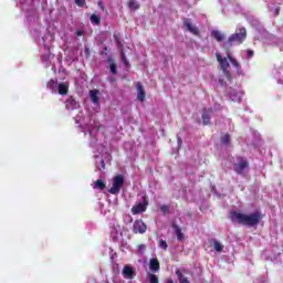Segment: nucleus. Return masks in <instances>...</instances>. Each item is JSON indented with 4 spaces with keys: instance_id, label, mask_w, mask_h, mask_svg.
<instances>
[{
    "instance_id": "nucleus-43",
    "label": "nucleus",
    "mask_w": 283,
    "mask_h": 283,
    "mask_svg": "<svg viewBox=\"0 0 283 283\" xmlns=\"http://www.w3.org/2000/svg\"><path fill=\"white\" fill-rule=\"evenodd\" d=\"M180 143H182V140L180 138H178V145H180Z\"/></svg>"
},
{
    "instance_id": "nucleus-25",
    "label": "nucleus",
    "mask_w": 283,
    "mask_h": 283,
    "mask_svg": "<svg viewBox=\"0 0 283 283\" xmlns=\"http://www.w3.org/2000/svg\"><path fill=\"white\" fill-rule=\"evenodd\" d=\"M93 188L99 189L101 191H103V189L105 188V182H103V180L98 179L94 182Z\"/></svg>"
},
{
    "instance_id": "nucleus-37",
    "label": "nucleus",
    "mask_w": 283,
    "mask_h": 283,
    "mask_svg": "<svg viewBox=\"0 0 283 283\" xmlns=\"http://www.w3.org/2000/svg\"><path fill=\"white\" fill-rule=\"evenodd\" d=\"M144 249H145V244L138 245V253H143Z\"/></svg>"
},
{
    "instance_id": "nucleus-11",
    "label": "nucleus",
    "mask_w": 283,
    "mask_h": 283,
    "mask_svg": "<svg viewBox=\"0 0 283 283\" xmlns=\"http://www.w3.org/2000/svg\"><path fill=\"white\" fill-rule=\"evenodd\" d=\"M247 167H249L247 159L242 157L237 158V163L234 164V170L237 174H244Z\"/></svg>"
},
{
    "instance_id": "nucleus-13",
    "label": "nucleus",
    "mask_w": 283,
    "mask_h": 283,
    "mask_svg": "<svg viewBox=\"0 0 283 283\" xmlns=\"http://www.w3.org/2000/svg\"><path fill=\"white\" fill-rule=\"evenodd\" d=\"M122 275L125 280H134V277H136V271H134V268L130 265H125L122 271Z\"/></svg>"
},
{
    "instance_id": "nucleus-26",
    "label": "nucleus",
    "mask_w": 283,
    "mask_h": 283,
    "mask_svg": "<svg viewBox=\"0 0 283 283\" xmlns=\"http://www.w3.org/2000/svg\"><path fill=\"white\" fill-rule=\"evenodd\" d=\"M128 8H129L130 10H138V8H140V4H139L138 1H136V0H130V1L128 2Z\"/></svg>"
},
{
    "instance_id": "nucleus-23",
    "label": "nucleus",
    "mask_w": 283,
    "mask_h": 283,
    "mask_svg": "<svg viewBox=\"0 0 283 283\" xmlns=\"http://www.w3.org/2000/svg\"><path fill=\"white\" fill-rule=\"evenodd\" d=\"M95 165L98 171H103V169H105V161L98 155H95Z\"/></svg>"
},
{
    "instance_id": "nucleus-9",
    "label": "nucleus",
    "mask_w": 283,
    "mask_h": 283,
    "mask_svg": "<svg viewBox=\"0 0 283 283\" xmlns=\"http://www.w3.org/2000/svg\"><path fill=\"white\" fill-rule=\"evenodd\" d=\"M123 235V229L120 228V224L113 223L111 227V238L114 242H117V240Z\"/></svg>"
},
{
    "instance_id": "nucleus-44",
    "label": "nucleus",
    "mask_w": 283,
    "mask_h": 283,
    "mask_svg": "<svg viewBox=\"0 0 283 283\" xmlns=\"http://www.w3.org/2000/svg\"><path fill=\"white\" fill-rule=\"evenodd\" d=\"M20 3H25V0H20Z\"/></svg>"
},
{
    "instance_id": "nucleus-21",
    "label": "nucleus",
    "mask_w": 283,
    "mask_h": 283,
    "mask_svg": "<svg viewBox=\"0 0 283 283\" xmlns=\"http://www.w3.org/2000/svg\"><path fill=\"white\" fill-rule=\"evenodd\" d=\"M137 87V99L143 103L145 101V88L143 87V84L140 82L136 83Z\"/></svg>"
},
{
    "instance_id": "nucleus-36",
    "label": "nucleus",
    "mask_w": 283,
    "mask_h": 283,
    "mask_svg": "<svg viewBox=\"0 0 283 283\" xmlns=\"http://www.w3.org/2000/svg\"><path fill=\"white\" fill-rule=\"evenodd\" d=\"M111 74H116V65L114 63L111 64Z\"/></svg>"
},
{
    "instance_id": "nucleus-6",
    "label": "nucleus",
    "mask_w": 283,
    "mask_h": 283,
    "mask_svg": "<svg viewBox=\"0 0 283 283\" xmlns=\"http://www.w3.org/2000/svg\"><path fill=\"white\" fill-rule=\"evenodd\" d=\"M46 87L51 90L53 94H61V96H65L70 90V85L67 83L59 84L57 80H50L46 84Z\"/></svg>"
},
{
    "instance_id": "nucleus-12",
    "label": "nucleus",
    "mask_w": 283,
    "mask_h": 283,
    "mask_svg": "<svg viewBox=\"0 0 283 283\" xmlns=\"http://www.w3.org/2000/svg\"><path fill=\"white\" fill-rule=\"evenodd\" d=\"M147 231V224H145V222H143V220H136L133 224V232L135 233H146Z\"/></svg>"
},
{
    "instance_id": "nucleus-4",
    "label": "nucleus",
    "mask_w": 283,
    "mask_h": 283,
    "mask_svg": "<svg viewBox=\"0 0 283 283\" xmlns=\"http://www.w3.org/2000/svg\"><path fill=\"white\" fill-rule=\"evenodd\" d=\"M40 45H42L41 48V52H42V63H44V65H50V62L52 61V59H54V55H52V51L50 49V46L52 45V35H46L43 36L41 40H39Z\"/></svg>"
},
{
    "instance_id": "nucleus-41",
    "label": "nucleus",
    "mask_w": 283,
    "mask_h": 283,
    "mask_svg": "<svg viewBox=\"0 0 283 283\" xmlns=\"http://www.w3.org/2000/svg\"><path fill=\"white\" fill-rule=\"evenodd\" d=\"M166 283H174V280L168 279Z\"/></svg>"
},
{
    "instance_id": "nucleus-24",
    "label": "nucleus",
    "mask_w": 283,
    "mask_h": 283,
    "mask_svg": "<svg viewBox=\"0 0 283 283\" xmlns=\"http://www.w3.org/2000/svg\"><path fill=\"white\" fill-rule=\"evenodd\" d=\"M175 229V233L177 235V240H179V242H182V240H185V234H182V230L180 229V227L174 224L172 226Z\"/></svg>"
},
{
    "instance_id": "nucleus-2",
    "label": "nucleus",
    "mask_w": 283,
    "mask_h": 283,
    "mask_svg": "<svg viewBox=\"0 0 283 283\" xmlns=\"http://www.w3.org/2000/svg\"><path fill=\"white\" fill-rule=\"evenodd\" d=\"M87 120H90V117L86 119L83 118V112H80L75 117V123L82 129L83 134L88 133L91 147H96L97 145H101L98 144V138H96V134H98V122L94 120L93 123L90 122V124H87Z\"/></svg>"
},
{
    "instance_id": "nucleus-45",
    "label": "nucleus",
    "mask_w": 283,
    "mask_h": 283,
    "mask_svg": "<svg viewBox=\"0 0 283 283\" xmlns=\"http://www.w3.org/2000/svg\"><path fill=\"white\" fill-rule=\"evenodd\" d=\"M280 48H281V50H283V45H281Z\"/></svg>"
},
{
    "instance_id": "nucleus-1",
    "label": "nucleus",
    "mask_w": 283,
    "mask_h": 283,
    "mask_svg": "<svg viewBox=\"0 0 283 283\" xmlns=\"http://www.w3.org/2000/svg\"><path fill=\"white\" fill-rule=\"evenodd\" d=\"M216 59L219 63V67L222 72V75H220L218 80V84L221 87H227L231 81H233V73L231 72V65L234 69L237 76H244V70H242V65L231 54V51L227 50L226 53L217 52L216 53Z\"/></svg>"
},
{
    "instance_id": "nucleus-14",
    "label": "nucleus",
    "mask_w": 283,
    "mask_h": 283,
    "mask_svg": "<svg viewBox=\"0 0 283 283\" xmlns=\"http://www.w3.org/2000/svg\"><path fill=\"white\" fill-rule=\"evenodd\" d=\"M147 211V202H139L132 208L133 216H138V213H145Z\"/></svg>"
},
{
    "instance_id": "nucleus-35",
    "label": "nucleus",
    "mask_w": 283,
    "mask_h": 283,
    "mask_svg": "<svg viewBox=\"0 0 283 283\" xmlns=\"http://www.w3.org/2000/svg\"><path fill=\"white\" fill-rule=\"evenodd\" d=\"M160 211H163V213H167V211H169V207L164 205L160 207Z\"/></svg>"
},
{
    "instance_id": "nucleus-22",
    "label": "nucleus",
    "mask_w": 283,
    "mask_h": 283,
    "mask_svg": "<svg viewBox=\"0 0 283 283\" xmlns=\"http://www.w3.org/2000/svg\"><path fill=\"white\" fill-rule=\"evenodd\" d=\"M211 114H213L212 109H205L202 114V123L203 125H209L211 122Z\"/></svg>"
},
{
    "instance_id": "nucleus-31",
    "label": "nucleus",
    "mask_w": 283,
    "mask_h": 283,
    "mask_svg": "<svg viewBox=\"0 0 283 283\" xmlns=\"http://www.w3.org/2000/svg\"><path fill=\"white\" fill-rule=\"evenodd\" d=\"M229 140H230L229 134H226V135L221 138V143H222L223 145H229Z\"/></svg>"
},
{
    "instance_id": "nucleus-27",
    "label": "nucleus",
    "mask_w": 283,
    "mask_h": 283,
    "mask_svg": "<svg viewBox=\"0 0 283 283\" xmlns=\"http://www.w3.org/2000/svg\"><path fill=\"white\" fill-rule=\"evenodd\" d=\"M91 23L93 25H99L101 24V17H98L96 14H92L91 15Z\"/></svg>"
},
{
    "instance_id": "nucleus-42",
    "label": "nucleus",
    "mask_w": 283,
    "mask_h": 283,
    "mask_svg": "<svg viewBox=\"0 0 283 283\" xmlns=\"http://www.w3.org/2000/svg\"><path fill=\"white\" fill-rule=\"evenodd\" d=\"M98 7L102 8V10H103V3L102 2H98Z\"/></svg>"
},
{
    "instance_id": "nucleus-32",
    "label": "nucleus",
    "mask_w": 283,
    "mask_h": 283,
    "mask_svg": "<svg viewBox=\"0 0 283 283\" xmlns=\"http://www.w3.org/2000/svg\"><path fill=\"white\" fill-rule=\"evenodd\" d=\"M159 247L160 249H164V251H167V241L165 240H159Z\"/></svg>"
},
{
    "instance_id": "nucleus-10",
    "label": "nucleus",
    "mask_w": 283,
    "mask_h": 283,
    "mask_svg": "<svg viewBox=\"0 0 283 283\" xmlns=\"http://www.w3.org/2000/svg\"><path fill=\"white\" fill-rule=\"evenodd\" d=\"M233 11L237 13V14H243V17H247L248 18V21H253V17H249V8L240 4V3H235L233 6Z\"/></svg>"
},
{
    "instance_id": "nucleus-33",
    "label": "nucleus",
    "mask_w": 283,
    "mask_h": 283,
    "mask_svg": "<svg viewBox=\"0 0 283 283\" xmlns=\"http://www.w3.org/2000/svg\"><path fill=\"white\" fill-rule=\"evenodd\" d=\"M244 53H245V57L248 60L253 59V51L252 50H247V51H244Z\"/></svg>"
},
{
    "instance_id": "nucleus-28",
    "label": "nucleus",
    "mask_w": 283,
    "mask_h": 283,
    "mask_svg": "<svg viewBox=\"0 0 283 283\" xmlns=\"http://www.w3.org/2000/svg\"><path fill=\"white\" fill-rule=\"evenodd\" d=\"M148 281H149V283H159L158 276L153 273H148Z\"/></svg>"
},
{
    "instance_id": "nucleus-5",
    "label": "nucleus",
    "mask_w": 283,
    "mask_h": 283,
    "mask_svg": "<svg viewBox=\"0 0 283 283\" xmlns=\"http://www.w3.org/2000/svg\"><path fill=\"white\" fill-rule=\"evenodd\" d=\"M244 41H247V28L238 25L235 32L228 38L224 45H242Z\"/></svg>"
},
{
    "instance_id": "nucleus-30",
    "label": "nucleus",
    "mask_w": 283,
    "mask_h": 283,
    "mask_svg": "<svg viewBox=\"0 0 283 283\" xmlns=\"http://www.w3.org/2000/svg\"><path fill=\"white\" fill-rule=\"evenodd\" d=\"M122 61L126 67L129 66V61H127V56H125V52H120Z\"/></svg>"
},
{
    "instance_id": "nucleus-46",
    "label": "nucleus",
    "mask_w": 283,
    "mask_h": 283,
    "mask_svg": "<svg viewBox=\"0 0 283 283\" xmlns=\"http://www.w3.org/2000/svg\"><path fill=\"white\" fill-rule=\"evenodd\" d=\"M220 3H222V0H219Z\"/></svg>"
},
{
    "instance_id": "nucleus-20",
    "label": "nucleus",
    "mask_w": 283,
    "mask_h": 283,
    "mask_svg": "<svg viewBox=\"0 0 283 283\" xmlns=\"http://www.w3.org/2000/svg\"><path fill=\"white\" fill-rule=\"evenodd\" d=\"M211 36L212 39H214L216 41H218L219 43L224 41V39H227V36L224 35V33L220 30H212L211 31Z\"/></svg>"
},
{
    "instance_id": "nucleus-19",
    "label": "nucleus",
    "mask_w": 283,
    "mask_h": 283,
    "mask_svg": "<svg viewBox=\"0 0 283 283\" xmlns=\"http://www.w3.org/2000/svg\"><path fill=\"white\" fill-rule=\"evenodd\" d=\"M149 270L151 273H158L160 271V262H158V259H150Z\"/></svg>"
},
{
    "instance_id": "nucleus-18",
    "label": "nucleus",
    "mask_w": 283,
    "mask_h": 283,
    "mask_svg": "<svg viewBox=\"0 0 283 283\" xmlns=\"http://www.w3.org/2000/svg\"><path fill=\"white\" fill-rule=\"evenodd\" d=\"M184 25L191 34L198 35V27L191 23V20L185 19Z\"/></svg>"
},
{
    "instance_id": "nucleus-39",
    "label": "nucleus",
    "mask_w": 283,
    "mask_h": 283,
    "mask_svg": "<svg viewBox=\"0 0 283 283\" xmlns=\"http://www.w3.org/2000/svg\"><path fill=\"white\" fill-rule=\"evenodd\" d=\"M180 283H189V280L185 279V277H181L180 279Z\"/></svg>"
},
{
    "instance_id": "nucleus-15",
    "label": "nucleus",
    "mask_w": 283,
    "mask_h": 283,
    "mask_svg": "<svg viewBox=\"0 0 283 283\" xmlns=\"http://www.w3.org/2000/svg\"><path fill=\"white\" fill-rule=\"evenodd\" d=\"M268 10L272 14V17H277V14H280V6H277V1L270 0L268 4Z\"/></svg>"
},
{
    "instance_id": "nucleus-8",
    "label": "nucleus",
    "mask_w": 283,
    "mask_h": 283,
    "mask_svg": "<svg viewBox=\"0 0 283 283\" xmlns=\"http://www.w3.org/2000/svg\"><path fill=\"white\" fill-rule=\"evenodd\" d=\"M227 96L233 101V103H240L242 101V96H244V93L240 88H228L227 90Z\"/></svg>"
},
{
    "instance_id": "nucleus-34",
    "label": "nucleus",
    "mask_w": 283,
    "mask_h": 283,
    "mask_svg": "<svg viewBox=\"0 0 283 283\" xmlns=\"http://www.w3.org/2000/svg\"><path fill=\"white\" fill-rule=\"evenodd\" d=\"M75 3L78 8H83V6H85V0H75Z\"/></svg>"
},
{
    "instance_id": "nucleus-17",
    "label": "nucleus",
    "mask_w": 283,
    "mask_h": 283,
    "mask_svg": "<svg viewBox=\"0 0 283 283\" xmlns=\"http://www.w3.org/2000/svg\"><path fill=\"white\" fill-rule=\"evenodd\" d=\"M90 98H91L93 105H95V112H98V109H101V106L98 104V90L91 91Z\"/></svg>"
},
{
    "instance_id": "nucleus-38",
    "label": "nucleus",
    "mask_w": 283,
    "mask_h": 283,
    "mask_svg": "<svg viewBox=\"0 0 283 283\" xmlns=\"http://www.w3.org/2000/svg\"><path fill=\"white\" fill-rule=\"evenodd\" d=\"M97 151H101V154H103V151H105V146L99 145V148H97Z\"/></svg>"
},
{
    "instance_id": "nucleus-40",
    "label": "nucleus",
    "mask_w": 283,
    "mask_h": 283,
    "mask_svg": "<svg viewBox=\"0 0 283 283\" xmlns=\"http://www.w3.org/2000/svg\"><path fill=\"white\" fill-rule=\"evenodd\" d=\"M76 36H83V31H76Z\"/></svg>"
},
{
    "instance_id": "nucleus-29",
    "label": "nucleus",
    "mask_w": 283,
    "mask_h": 283,
    "mask_svg": "<svg viewBox=\"0 0 283 283\" xmlns=\"http://www.w3.org/2000/svg\"><path fill=\"white\" fill-rule=\"evenodd\" d=\"M213 249L217 250L218 252H220V251H222V249H224V247L222 245L221 242L214 241Z\"/></svg>"
},
{
    "instance_id": "nucleus-7",
    "label": "nucleus",
    "mask_w": 283,
    "mask_h": 283,
    "mask_svg": "<svg viewBox=\"0 0 283 283\" xmlns=\"http://www.w3.org/2000/svg\"><path fill=\"white\" fill-rule=\"evenodd\" d=\"M123 185H125V178H123L122 175L114 177L113 186L108 190L109 193H113V196H118V193H120V189H122Z\"/></svg>"
},
{
    "instance_id": "nucleus-16",
    "label": "nucleus",
    "mask_w": 283,
    "mask_h": 283,
    "mask_svg": "<svg viewBox=\"0 0 283 283\" xmlns=\"http://www.w3.org/2000/svg\"><path fill=\"white\" fill-rule=\"evenodd\" d=\"M65 107L69 112H74V109H78V102L71 96L65 101Z\"/></svg>"
},
{
    "instance_id": "nucleus-3",
    "label": "nucleus",
    "mask_w": 283,
    "mask_h": 283,
    "mask_svg": "<svg viewBox=\"0 0 283 283\" xmlns=\"http://www.w3.org/2000/svg\"><path fill=\"white\" fill-rule=\"evenodd\" d=\"M230 220L234 224H242L243 227H258L262 220V212L254 211L250 214H245L238 211L230 212Z\"/></svg>"
}]
</instances>
